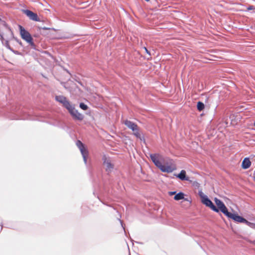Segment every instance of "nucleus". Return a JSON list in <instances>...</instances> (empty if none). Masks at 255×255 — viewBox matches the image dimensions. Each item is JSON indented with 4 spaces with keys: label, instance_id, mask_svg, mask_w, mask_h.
Segmentation results:
<instances>
[{
    "label": "nucleus",
    "instance_id": "19",
    "mask_svg": "<svg viewBox=\"0 0 255 255\" xmlns=\"http://www.w3.org/2000/svg\"><path fill=\"white\" fill-rule=\"evenodd\" d=\"M175 193H176L175 192H169V194L170 195H173L175 194Z\"/></svg>",
    "mask_w": 255,
    "mask_h": 255
},
{
    "label": "nucleus",
    "instance_id": "9",
    "mask_svg": "<svg viewBox=\"0 0 255 255\" xmlns=\"http://www.w3.org/2000/svg\"><path fill=\"white\" fill-rule=\"evenodd\" d=\"M103 164L105 166L106 170L107 172H111L114 168V165L111 163L110 159L104 156L103 158Z\"/></svg>",
    "mask_w": 255,
    "mask_h": 255
},
{
    "label": "nucleus",
    "instance_id": "7",
    "mask_svg": "<svg viewBox=\"0 0 255 255\" xmlns=\"http://www.w3.org/2000/svg\"><path fill=\"white\" fill-rule=\"evenodd\" d=\"M201 202L203 204L209 207L213 211L216 212H219L218 209L217 208V207L213 204L212 202L207 197V196L204 197Z\"/></svg>",
    "mask_w": 255,
    "mask_h": 255
},
{
    "label": "nucleus",
    "instance_id": "21",
    "mask_svg": "<svg viewBox=\"0 0 255 255\" xmlns=\"http://www.w3.org/2000/svg\"><path fill=\"white\" fill-rule=\"evenodd\" d=\"M254 179L255 181V173L254 174Z\"/></svg>",
    "mask_w": 255,
    "mask_h": 255
},
{
    "label": "nucleus",
    "instance_id": "20",
    "mask_svg": "<svg viewBox=\"0 0 255 255\" xmlns=\"http://www.w3.org/2000/svg\"><path fill=\"white\" fill-rule=\"evenodd\" d=\"M254 6H250V7H248V10L253 9Z\"/></svg>",
    "mask_w": 255,
    "mask_h": 255
},
{
    "label": "nucleus",
    "instance_id": "14",
    "mask_svg": "<svg viewBox=\"0 0 255 255\" xmlns=\"http://www.w3.org/2000/svg\"><path fill=\"white\" fill-rule=\"evenodd\" d=\"M184 193L182 192H179L178 194H177L176 195H175V196L174 197V199L175 200L178 201V200L184 199Z\"/></svg>",
    "mask_w": 255,
    "mask_h": 255
},
{
    "label": "nucleus",
    "instance_id": "10",
    "mask_svg": "<svg viewBox=\"0 0 255 255\" xmlns=\"http://www.w3.org/2000/svg\"><path fill=\"white\" fill-rule=\"evenodd\" d=\"M176 176L181 180L187 181L189 180V178L186 177V172L184 170H182Z\"/></svg>",
    "mask_w": 255,
    "mask_h": 255
},
{
    "label": "nucleus",
    "instance_id": "23",
    "mask_svg": "<svg viewBox=\"0 0 255 255\" xmlns=\"http://www.w3.org/2000/svg\"><path fill=\"white\" fill-rule=\"evenodd\" d=\"M254 125L255 126V122L254 123Z\"/></svg>",
    "mask_w": 255,
    "mask_h": 255
},
{
    "label": "nucleus",
    "instance_id": "6",
    "mask_svg": "<svg viewBox=\"0 0 255 255\" xmlns=\"http://www.w3.org/2000/svg\"><path fill=\"white\" fill-rule=\"evenodd\" d=\"M22 12L24 13L28 18L35 21H40V19L38 17L37 14L33 11L28 9H23Z\"/></svg>",
    "mask_w": 255,
    "mask_h": 255
},
{
    "label": "nucleus",
    "instance_id": "5",
    "mask_svg": "<svg viewBox=\"0 0 255 255\" xmlns=\"http://www.w3.org/2000/svg\"><path fill=\"white\" fill-rule=\"evenodd\" d=\"M67 110L74 119L79 121L83 120V116L81 114L79 113L77 110H75L74 107L72 105H71Z\"/></svg>",
    "mask_w": 255,
    "mask_h": 255
},
{
    "label": "nucleus",
    "instance_id": "17",
    "mask_svg": "<svg viewBox=\"0 0 255 255\" xmlns=\"http://www.w3.org/2000/svg\"><path fill=\"white\" fill-rule=\"evenodd\" d=\"M199 196L201 198V200H203L204 197H206L207 196L205 195L202 192H199Z\"/></svg>",
    "mask_w": 255,
    "mask_h": 255
},
{
    "label": "nucleus",
    "instance_id": "4",
    "mask_svg": "<svg viewBox=\"0 0 255 255\" xmlns=\"http://www.w3.org/2000/svg\"><path fill=\"white\" fill-rule=\"evenodd\" d=\"M76 145L79 148L80 152L82 155L84 163H87V158L89 155V152L87 148L85 146L84 144L79 140H77Z\"/></svg>",
    "mask_w": 255,
    "mask_h": 255
},
{
    "label": "nucleus",
    "instance_id": "8",
    "mask_svg": "<svg viewBox=\"0 0 255 255\" xmlns=\"http://www.w3.org/2000/svg\"><path fill=\"white\" fill-rule=\"evenodd\" d=\"M55 100L61 103L67 109L71 105L66 98L63 96H56Z\"/></svg>",
    "mask_w": 255,
    "mask_h": 255
},
{
    "label": "nucleus",
    "instance_id": "13",
    "mask_svg": "<svg viewBox=\"0 0 255 255\" xmlns=\"http://www.w3.org/2000/svg\"><path fill=\"white\" fill-rule=\"evenodd\" d=\"M132 131H133V134L137 137V138H140V133L139 132V128L136 126V127L135 128H133L132 129Z\"/></svg>",
    "mask_w": 255,
    "mask_h": 255
},
{
    "label": "nucleus",
    "instance_id": "24",
    "mask_svg": "<svg viewBox=\"0 0 255 255\" xmlns=\"http://www.w3.org/2000/svg\"><path fill=\"white\" fill-rule=\"evenodd\" d=\"M129 255H130V254H129Z\"/></svg>",
    "mask_w": 255,
    "mask_h": 255
},
{
    "label": "nucleus",
    "instance_id": "2",
    "mask_svg": "<svg viewBox=\"0 0 255 255\" xmlns=\"http://www.w3.org/2000/svg\"><path fill=\"white\" fill-rule=\"evenodd\" d=\"M214 201L218 207L217 208L218 209L219 211L220 210L228 218L232 219L235 222L238 223H245L248 225H250L251 224L250 222L248 221L243 217L238 215L237 214H232L228 212V210L224 203L220 199L215 198L214 199Z\"/></svg>",
    "mask_w": 255,
    "mask_h": 255
},
{
    "label": "nucleus",
    "instance_id": "1",
    "mask_svg": "<svg viewBox=\"0 0 255 255\" xmlns=\"http://www.w3.org/2000/svg\"><path fill=\"white\" fill-rule=\"evenodd\" d=\"M150 157L155 166L162 172L171 173L176 169V164L171 159L163 165L161 162H164V160L163 156L159 154H150Z\"/></svg>",
    "mask_w": 255,
    "mask_h": 255
},
{
    "label": "nucleus",
    "instance_id": "22",
    "mask_svg": "<svg viewBox=\"0 0 255 255\" xmlns=\"http://www.w3.org/2000/svg\"><path fill=\"white\" fill-rule=\"evenodd\" d=\"M43 29H48V28H46V27H43L42 28Z\"/></svg>",
    "mask_w": 255,
    "mask_h": 255
},
{
    "label": "nucleus",
    "instance_id": "3",
    "mask_svg": "<svg viewBox=\"0 0 255 255\" xmlns=\"http://www.w3.org/2000/svg\"><path fill=\"white\" fill-rule=\"evenodd\" d=\"M18 27L21 38L28 43L32 48L35 49V45L33 41V38L30 33L20 25H18Z\"/></svg>",
    "mask_w": 255,
    "mask_h": 255
},
{
    "label": "nucleus",
    "instance_id": "15",
    "mask_svg": "<svg viewBox=\"0 0 255 255\" xmlns=\"http://www.w3.org/2000/svg\"><path fill=\"white\" fill-rule=\"evenodd\" d=\"M197 108L199 111H201L205 108L204 104L201 102H198L197 103Z\"/></svg>",
    "mask_w": 255,
    "mask_h": 255
},
{
    "label": "nucleus",
    "instance_id": "11",
    "mask_svg": "<svg viewBox=\"0 0 255 255\" xmlns=\"http://www.w3.org/2000/svg\"><path fill=\"white\" fill-rule=\"evenodd\" d=\"M251 165V162L250 161L249 158H245L242 164V167L243 169H248Z\"/></svg>",
    "mask_w": 255,
    "mask_h": 255
},
{
    "label": "nucleus",
    "instance_id": "18",
    "mask_svg": "<svg viewBox=\"0 0 255 255\" xmlns=\"http://www.w3.org/2000/svg\"><path fill=\"white\" fill-rule=\"evenodd\" d=\"M143 49H144L145 52L150 56V52L147 50V49L145 47H144Z\"/></svg>",
    "mask_w": 255,
    "mask_h": 255
},
{
    "label": "nucleus",
    "instance_id": "16",
    "mask_svg": "<svg viewBox=\"0 0 255 255\" xmlns=\"http://www.w3.org/2000/svg\"><path fill=\"white\" fill-rule=\"evenodd\" d=\"M80 107L84 110H86L88 109V106L84 103H81L80 104Z\"/></svg>",
    "mask_w": 255,
    "mask_h": 255
},
{
    "label": "nucleus",
    "instance_id": "12",
    "mask_svg": "<svg viewBox=\"0 0 255 255\" xmlns=\"http://www.w3.org/2000/svg\"><path fill=\"white\" fill-rule=\"evenodd\" d=\"M123 123L129 128L130 129H132L133 128H135L136 127L137 125L135 123L128 121V120H126L123 122Z\"/></svg>",
    "mask_w": 255,
    "mask_h": 255
}]
</instances>
